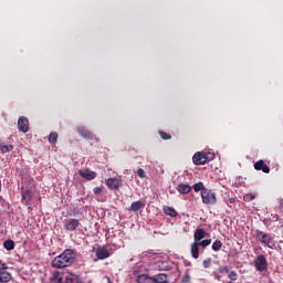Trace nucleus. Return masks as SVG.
Instances as JSON below:
<instances>
[{"label":"nucleus","instance_id":"nucleus-1","mask_svg":"<svg viewBox=\"0 0 283 283\" xmlns=\"http://www.w3.org/2000/svg\"><path fill=\"white\" fill-rule=\"evenodd\" d=\"M75 260L76 254L74 253V250L66 249L52 260L51 266L53 269H66V266H72Z\"/></svg>","mask_w":283,"mask_h":283},{"label":"nucleus","instance_id":"nucleus-2","mask_svg":"<svg viewBox=\"0 0 283 283\" xmlns=\"http://www.w3.org/2000/svg\"><path fill=\"white\" fill-rule=\"evenodd\" d=\"M209 160H213V154L211 153L198 151L192 157V163L193 165H197V166L207 165Z\"/></svg>","mask_w":283,"mask_h":283},{"label":"nucleus","instance_id":"nucleus-3","mask_svg":"<svg viewBox=\"0 0 283 283\" xmlns=\"http://www.w3.org/2000/svg\"><path fill=\"white\" fill-rule=\"evenodd\" d=\"M255 238L259 242H261V244H264V247L273 249V247L270 245L273 242V235H271V233H266L261 230H255Z\"/></svg>","mask_w":283,"mask_h":283},{"label":"nucleus","instance_id":"nucleus-4","mask_svg":"<svg viewBox=\"0 0 283 283\" xmlns=\"http://www.w3.org/2000/svg\"><path fill=\"white\" fill-rule=\"evenodd\" d=\"M201 198L203 205H216L217 202L216 192L209 189L201 191Z\"/></svg>","mask_w":283,"mask_h":283},{"label":"nucleus","instance_id":"nucleus-5","mask_svg":"<svg viewBox=\"0 0 283 283\" xmlns=\"http://www.w3.org/2000/svg\"><path fill=\"white\" fill-rule=\"evenodd\" d=\"M254 268L260 273H263V271H266L269 269V263L266 262V258L262 254L258 255L254 260Z\"/></svg>","mask_w":283,"mask_h":283},{"label":"nucleus","instance_id":"nucleus-6","mask_svg":"<svg viewBox=\"0 0 283 283\" xmlns=\"http://www.w3.org/2000/svg\"><path fill=\"white\" fill-rule=\"evenodd\" d=\"M81 227V221L77 219H65L64 220V229L65 231H76Z\"/></svg>","mask_w":283,"mask_h":283},{"label":"nucleus","instance_id":"nucleus-7","mask_svg":"<svg viewBox=\"0 0 283 283\" xmlns=\"http://www.w3.org/2000/svg\"><path fill=\"white\" fill-rule=\"evenodd\" d=\"M12 280V274L8 272V266L0 263V283H8Z\"/></svg>","mask_w":283,"mask_h":283},{"label":"nucleus","instance_id":"nucleus-8","mask_svg":"<svg viewBox=\"0 0 283 283\" xmlns=\"http://www.w3.org/2000/svg\"><path fill=\"white\" fill-rule=\"evenodd\" d=\"M18 129L23 134H28V132L30 130V122L27 117L22 116L18 119Z\"/></svg>","mask_w":283,"mask_h":283},{"label":"nucleus","instance_id":"nucleus-9","mask_svg":"<svg viewBox=\"0 0 283 283\" xmlns=\"http://www.w3.org/2000/svg\"><path fill=\"white\" fill-rule=\"evenodd\" d=\"M154 269L155 271H169V262L163 259H157L154 262Z\"/></svg>","mask_w":283,"mask_h":283},{"label":"nucleus","instance_id":"nucleus-10","mask_svg":"<svg viewBox=\"0 0 283 283\" xmlns=\"http://www.w3.org/2000/svg\"><path fill=\"white\" fill-rule=\"evenodd\" d=\"M21 195L22 202H24V205H30V202H32V198H34V192L30 189L23 190V188H21Z\"/></svg>","mask_w":283,"mask_h":283},{"label":"nucleus","instance_id":"nucleus-11","mask_svg":"<svg viewBox=\"0 0 283 283\" xmlns=\"http://www.w3.org/2000/svg\"><path fill=\"white\" fill-rule=\"evenodd\" d=\"M95 255L97 258V260H107V258H109V251L107 249H105V247H99L97 248Z\"/></svg>","mask_w":283,"mask_h":283},{"label":"nucleus","instance_id":"nucleus-12","mask_svg":"<svg viewBox=\"0 0 283 283\" xmlns=\"http://www.w3.org/2000/svg\"><path fill=\"white\" fill-rule=\"evenodd\" d=\"M78 174L85 180H94V178H96V172H94L90 169H80Z\"/></svg>","mask_w":283,"mask_h":283},{"label":"nucleus","instance_id":"nucleus-13","mask_svg":"<svg viewBox=\"0 0 283 283\" xmlns=\"http://www.w3.org/2000/svg\"><path fill=\"white\" fill-rule=\"evenodd\" d=\"M122 185L123 184L117 178H108L106 180V187H108V189H114V190L120 189Z\"/></svg>","mask_w":283,"mask_h":283},{"label":"nucleus","instance_id":"nucleus-14","mask_svg":"<svg viewBox=\"0 0 283 283\" xmlns=\"http://www.w3.org/2000/svg\"><path fill=\"white\" fill-rule=\"evenodd\" d=\"M254 169H256V171H263V174L271 172V168H269V166H266V164H264V160L256 161L254 164Z\"/></svg>","mask_w":283,"mask_h":283},{"label":"nucleus","instance_id":"nucleus-15","mask_svg":"<svg viewBox=\"0 0 283 283\" xmlns=\"http://www.w3.org/2000/svg\"><path fill=\"white\" fill-rule=\"evenodd\" d=\"M190 253L193 260H198V258H200V245L197 241H193L191 244Z\"/></svg>","mask_w":283,"mask_h":283},{"label":"nucleus","instance_id":"nucleus-16","mask_svg":"<svg viewBox=\"0 0 283 283\" xmlns=\"http://www.w3.org/2000/svg\"><path fill=\"white\" fill-rule=\"evenodd\" d=\"M207 238V231L205 229L199 228L193 233V240L195 242H200L201 240H205Z\"/></svg>","mask_w":283,"mask_h":283},{"label":"nucleus","instance_id":"nucleus-17","mask_svg":"<svg viewBox=\"0 0 283 283\" xmlns=\"http://www.w3.org/2000/svg\"><path fill=\"white\" fill-rule=\"evenodd\" d=\"M140 209H145V203L143 201L138 200V201H134L130 205L128 211H133L134 213H138V211H140Z\"/></svg>","mask_w":283,"mask_h":283},{"label":"nucleus","instance_id":"nucleus-18","mask_svg":"<svg viewBox=\"0 0 283 283\" xmlns=\"http://www.w3.org/2000/svg\"><path fill=\"white\" fill-rule=\"evenodd\" d=\"M50 283H63V273L60 271H54L50 277Z\"/></svg>","mask_w":283,"mask_h":283},{"label":"nucleus","instance_id":"nucleus-19","mask_svg":"<svg viewBox=\"0 0 283 283\" xmlns=\"http://www.w3.org/2000/svg\"><path fill=\"white\" fill-rule=\"evenodd\" d=\"M156 282V283H168V277H167V274L165 273H160V274H156L153 276V283Z\"/></svg>","mask_w":283,"mask_h":283},{"label":"nucleus","instance_id":"nucleus-20","mask_svg":"<svg viewBox=\"0 0 283 283\" xmlns=\"http://www.w3.org/2000/svg\"><path fill=\"white\" fill-rule=\"evenodd\" d=\"M164 213L166 216H169L170 218H178V211H176V209L169 206L164 207Z\"/></svg>","mask_w":283,"mask_h":283},{"label":"nucleus","instance_id":"nucleus-21","mask_svg":"<svg viewBox=\"0 0 283 283\" xmlns=\"http://www.w3.org/2000/svg\"><path fill=\"white\" fill-rule=\"evenodd\" d=\"M14 149V145L7 144V143H0V151L1 154H8Z\"/></svg>","mask_w":283,"mask_h":283},{"label":"nucleus","instance_id":"nucleus-22","mask_svg":"<svg viewBox=\"0 0 283 283\" xmlns=\"http://www.w3.org/2000/svg\"><path fill=\"white\" fill-rule=\"evenodd\" d=\"M177 191H179L182 195L189 193V191H191V186H189V184H179L177 186Z\"/></svg>","mask_w":283,"mask_h":283},{"label":"nucleus","instance_id":"nucleus-23","mask_svg":"<svg viewBox=\"0 0 283 283\" xmlns=\"http://www.w3.org/2000/svg\"><path fill=\"white\" fill-rule=\"evenodd\" d=\"M138 283H154V279L147 274H140L137 276Z\"/></svg>","mask_w":283,"mask_h":283},{"label":"nucleus","instance_id":"nucleus-24","mask_svg":"<svg viewBox=\"0 0 283 283\" xmlns=\"http://www.w3.org/2000/svg\"><path fill=\"white\" fill-rule=\"evenodd\" d=\"M77 132H78L80 136H83V138H90V136L92 135L90 133V130L87 128H85V126L77 127Z\"/></svg>","mask_w":283,"mask_h":283},{"label":"nucleus","instance_id":"nucleus-25","mask_svg":"<svg viewBox=\"0 0 283 283\" xmlns=\"http://www.w3.org/2000/svg\"><path fill=\"white\" fill-rule=\"evenodd\" d=\"M192 189H193V191H196V193H198V191H206L207 190V188H205V184H202V181H199V182L195 184L192 186Z\"/></svg>","mask_w":283,"mask_h":283},{"label":"nucleus","instance_id":"nucleus-26","mask_svg":"<svg viewBox=\"0 0 283 283\" xmlns=\"http://www.w3.org/2000/svg\"><path fill=\"white\" fill-rule=\"evenodd\" d=\"M3 247H4V249H7V251H12V250H14V241L13 240H6L4 242H3Z\"/></svg>","mask_w":283,"mask_h":283},{"label":"nucleus","instance_id":"nucleus-27","mask_svg":"<svg viewBox=\"0 0 283 283\" xmlns=\"http://www.w3.org/2000/svg\"><path fill=\"white\" fill-rule=\"evenodd\" d=\"M56 140H59V134L57 133H51L49 135V143H51V145H54V143H56Z\"/></svg>","mask_w":283,"mask_h":283},{"label":"nucleus","instance_id":"nucleus-28","mask_svg":"<svg viewBox=\"0 0 283 283\" xmlns=\"http://www.w3.org/2000/svg\"><path fill=\"white\" fill-rule=\"evenodd\" d=\"M197 243H199V247H202V249H207V247L211 244V239H201V241H198Z\"/></svg>","mask_w":283,"mask_h":283},{"label":"nucleus","instance_id":"nucleus-29","mask_svg":"<svg viewBox=\"0 0 283 283\" xmlns=\"http://www.w3.org/2000/svg\"><path fill=\"white\" fill-rule=\"evenodd\" d=\"M220 249H222V241L216 240L212 243V251H220Z\"/></svg>","mask_w":283,"mask_h":283},{"label":"nucleus","instance_id":"nucleus-30","mask_svg":"<svg viewBox=\"0 0 283 283\" xmlns=\"http://www.w3.org/2000/svg\"><path fill=\"white\" fill-rule=\"evenodd\" d=\"M228 277L232 280V282H235L238 280V273L235 271H229Z\"/></svg>","mask_w":283,"mask_h":283},{"label":"nucleus","instance_id":"nucleus-31","mask_svg":"<svg viewBox=\"0 0 283 283\" xmlns=\"http://www.w3.org/2000/svg\"><path fill=\"white\" fill-rule=\"evenodd\" d=\"M255 193H248L243 197L245 202H251V200H255Z\"/></svg>","mask_w":283,"mask_h":283},{"label":"nucleus","instance_id":"nucleus-32","mask_svg":"<svg viewBox=\"0 0 283 283\" xmlns=\"http://www.w3.org/2000/svg\"><path fill=\"white\" fill-rule=\"evenodd\" d=\"M202 266H203V269H209L211 266V258L203 260Z\"/></svg>","mask_w":283,"mask_h":283},{"label":"nucleus","instance_id":"nucleus-33","mask_svg":"<svg viewBox=\"0 0 283 283\" xmlns=\"http://www.w3.org/2000/svg\"><path fill=\"white\" fill-rule=\"evenodd\" d=\"M74 282H76V279H74L72 273H70V275L65 276V283H74Z\"/></svg>","mask_w":283,"mask_h":283},{"label":"nucleus","instance_id":"nucleus-34","mask_svg":"<svg viewBox=\"0 0 283 283\" xmlns=\"http://www.w3.org/2000/svg\"><path fill=\"white\" fill-rule=\"evenodd\" d=\"M93 192L95 196H101L103 193V187H95Z\"/></svg>","mask_w":283,"mask_h":283},{"label":"nucleus","instance_id":"nucleus-35","mask_svg":"<svg viewBox=\"0 0 283 283\" xmlns=\"http://www.w3.org/2000/svg\"><path fill=\"white\" fill-rule=\"evenodd\" d=\"M182 283H190L191 282V276L189 275V273L185 274L181 279Z\"/></svg>","mask_w":283,"mask_h":283},{"label":"nucleus","instance_id":"nucleus-36","mask_svg":"<svg viewBox=\"0 0 283 283\" xmlns=\"http://www.w3.org/2000/svg\"><path fill=\"white\" fill-rule=\"evenodd\" d=\"M160 137L163 138V140H169V138H171V135L165 133V132H159Z\"/></svg>","mask_w":283,"mask_h":283},{"label":"nucleus","instance_id":"nucleus-37","mask_svg":"<svg viewBox=\"0 0 283 283\" xmlns=\"http://www.w3.org/2000/svg\"><path fill=\"white\" fill-rule=\"evenodd\" d=\"M71 275L74 277L76 283H85L83 282V279H81V275L71 273Z\"/></svg>","mask_w":283,"mask_h":283},{"label":"nucleus","instance_id":"nucleus-38","mask_svg":"<svg viewBox=\"0 0 283 283\" xmlns=\"http://www.w3.org/2000/svg\"><path fill=\"white\" fill-rule=\"evenodd\" d=\"M219 273H227V274H229V268H227V266H219Z\"/></svg>","mask_w":283,"mask_h":283},{"label":"nucleus","instance_id":"nucleus-39","mask_svg":"<svg viewBox=\"0 0 283 283\" xmlns=\"http://www.w3.org/2000/svg\"><path fill=\"white\" fill-rule=\"evenodd\" d=\"M137 176H139L140 178H145V170L143 168H139L137 170Z\"/></svg>","mask_w":283,"mask_h":283},{"label":"nucleus","instance_id":"nucleus-40","mask_svg":"<svg viewBox=\"0 0 283 283\" xmlns=\"http://www.w3.org/2000/svg\"><path fill=\"white\" fill-rule=\"evenodd\" d=\"M212 275L216 280H218V282H220L222 280V275L218 274V272H212Z\"/></svg>","mask_w":283,"mask_h":283},{"label":"nucleus","instance_id":"nucleus-41","mask_svg":"<svg viewBox=\"0 0 283 283\" xmlns=\"http://www.w3.org/2000/svg\"><path fill=\"white\" fill-rule=\"evenodd\" d=\"M272 220H274L275 222H277V220H279L277 214H274V216L272 217Z\"/></svg>","mask_w":283,"mask_h":283},{"label":"nucleus","instance_id":"nucleus-42","mask_svg":"<svg viewBox=\"0 0 283 283\" xmlns=\"http://www.w3.org/2000/svg\"><path fill=\"white\" fill-rule=\"evenodd\" d=\"M280 211H282V213H283V201H281V203H280Z\"/></svg>","mask_w":283,"mask_h":283},{"label":"nucleus","instance_id":"nucleus-43","mask_svg":"<svg viewBox=\"0 0 283 283\" xmlns=\"http://www.w3.org/2000/svg\"><path fill=\"white\" fill-rule=\"evenodd\" d=\"M136 266H137V268L143 266V262H138V263H136Z\"/></svg>","mask_w":283,"mask_h":283},{"label":"nucleus","instance_id":"nucleus-44","mask_svg":"<svg viewBox=\"0 0 283 283\" xmlns=\"http://www.w3.org/2000/svg\"><path fill=\"white\" fill-rule=\"evenodd\" d=\"M136 260H138V258H132L130 262H136Z\"/></svg>","mask_w":283,"mask_h":283},{"label":"nucleus","instance_id":"nucleus-45","mask_svg":"<svg viewBox=\"0 0 283 283\" xmlns=\"http://www.w3.org/2000/svg\"><path fill=\"white\" fill-rule=\"evenodd\" d=\"M263 222H264V224H266V219Z\"/></svg>","mask_w":283,"mask_h":283},{"label":"nucleus","instance_id":"nucleus-46","mask_svg":"<svg viewBox=\"0 0 283 283\" xmlns=\"http://www.w3.org/2000/svg\"><path fill=\"white\" fill-rule=\"evenodd\" d=\"M0 186H1V181H0Z\"/></svg>","mask_w":283,"mask_h":283}]
</instances>
